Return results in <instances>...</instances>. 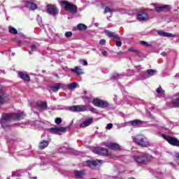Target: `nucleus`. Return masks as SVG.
I'll return each instance as SVG.
<instances>
[{
    "instance_id": "nucleus-34",
    "label": "nucleus",
    "mask_w": 179,
    "mask_h": 179,
    "mask_svg": "<svg viewBox=\"0 0 179 179\" xmlns=\"http://www.w3.org/2000/svg\"><path fill=\"white\" fill-rule=\"evenodd\" d=\"M113 12H114V10L110 8L108 6H106L103 13H113Z\"/></svg>"
},
{
    "instance_id": "nucleus-13",
    "label": "nucleus",
    "mask_w": 179,
    "mask_h": 179,
    "mask_svg": "<svg viewBox=\"0 0 179 179\" xmlns=\"http://www.w3.org/2000/svg\"><path fill=\"white\" fill-rule=\"evenodd\" d=\"M166 106L170 108H179V97L173 100L171 102H167Z\"/></svg>"
},
{
    "instance_id": "nucleus-44",
    "label": "nucleus",
    "mask_w": 179,
    "mask_h": 179,
    "mask_svg": "<svg viewBox=\"0 0 179 179\" xmlns=\"http://www.w3.org/2000/svg\"><path fill=\"white\" fill-rule=\"evenodd\" d=\"M13 176H15V177H20V175L19 173H16L15 172H13Z\"/></svg>"
},
{
    "instance_id": "nucleus-30",
    "label": "nucleus",
    "mask_w": 179,
    "mask_h": 179,
    "mask_svg": "<svg viewBox=\"0 0 179 179\" xmlns=\"http://www.w3.org/2000/svg\"><path fill=\"white\" fill-rule=\"evenodd\" d=\"M78 87V83H71L68 85V89L69 90H73V89H76Z\"/></svg>"
},
{
    "instance_id": "nucleus-32",
    "label": "nucleus",
    "mask_w": 179,
    "mask_h": 179,
    "mask_svg": "<svg viewBox=\"0 0 179 179\" xmlns=\"http://www.w3.org/2000/svg\"><path fill=\"white\" fill-rule=\"evenodd\" d=\"M156 70H153V69H148L147 70V73L150 76H154V75L156 73Z\"/></svg>"
},
{
    "instance_id": "nucleus-28",
    "label": "nucleus",
    "mask_w": 179,
    "mask_h": 179,
    "mask_svg": "<svg viewBox=\"0 0 179 179\" xmlns=\"http://www.w3.org/2000/svg\"><path fill=\"white\" fill-rule=\"evenodd\" d=\"M123 75L122 74H118L117 73H113L112 76V79L113 80H118V79H121V78H123Z\"/></svg>"
},
{
    "instance_id": "nucleus-17",
    "label": "nucleus",
    "mask_w": 179,
    "mask_h": 179,
    "mask_svg": "<svg viewBox=\"0 0 179 179\" xmlns=\"http://www.w3.org/2000/svg\"><path fill=\"white\" fill-rule=\"evenodd\" d=\"M18 76L24 82H30V76L26 73L18 72Z\"/></svg>"
},
{
    "instance_id": "nucleus-46",
    "label": "nucleus",
    "mask_w": 179,
    "mask_h": 179,
    "mask_svg": "<svg viewBox=\"0 0 179 179\" xmlns=\"http://www.w3.org/2000/svg\"><path fill=\"white\" fill-rule=\"evenodd\" d=\"M166 55V52H162L161 53V55H163L164 57H165Z\"/></svg>"
},
{
    "instance_id": "nucleus-41",
    "label": "nucleus",
    "mask_w": 179,
    "mask_h": 179,
    "mask_svg": "<svg viewBox=\"0 0 179 179\" xmlns=\"http://www.w3.org/2000/svg\"><path fill=\"white\" fill-rule=\"evenodd\" d=\"M106 128V129H111V128H113V124L111 123L108 124Z\"/></svg>"
},
{
    "instance_id": "nucleus-36",
    "label": "nucleus",
    "mask_w": 179,
    "mask_h": 179,
    "mask_svg": "<svg viewBox=\"0 0 179 179\" xmlns=\"http://www.w3.org/2000/svg\"><path fill=\"white\" fill-rule=\"evenodd\" d=\"M129 51H131V52H134L135 54H138V52H139V50H138L134 48H129Z\"/></svg>"
},
{
    "instance_id": "nucleus-2",
    "label": "nucleus",
    "mask_w": 179,
    "mask_h": 179,
    "mask_svg": "<svg viewBox=\"0 0 179 179\" xmlns=\"http://www.w3.org/2000/svg\"><path fill=\"white\" fill-rule=\"evenodd\" d=\"M60 4L64 6V10H66V12H69L70 13H72V15H76V13H78V6H76V5L71 3L66 0L61 1Z\"/></svg>"
},
{
    "instance_id": "nucleus-49",
    "label": "nucleus",
    "mask_w": 179,
    "mask_h": 179,
    "mask_svg": "<svg viewBox=\"0 0 179 179\" xmlns=\"http://www.w3.org/2000/svg\"><path fill=\"white\" fill-rule=\"evenodd\" d=\"M56 76H58V74H56Z\"/></svg>"
},
{
    "instance_id": "nucleus-39",
    "label": "nucleus",
    "mask_w": 179,
    "mask_h": 179,
    "mask_svg": "<svg viewBox=\"0 0 179 179\" xmlns=\"http://www.w3.org/2000/svg\"><path fill=\"white\" fill-rule=\"evenodd\" d=\"M80 64H82V65H87V61L81 59L80 60Z\"/></svg>"
},
{
    "instance_id": "nucleus-11",
    "label": "nucleus",
    "mask_w": 179,
    "mask_h": 179,
    "mask_svg": "<svg viewBox=\"0 0 179 179\" xmlns=\"http://www.w3.org/2000/svg\"><path fill=\"white\" fill-rule=\"evenodd\" d=\"M94 153H96V155H101V156H108V155H110L108 150L103 147L95 148L94 149Z\"/></svg>"
},
{
    "instance_id": "nucleus-33",
    "label": "nucleus",
    "mask_w": 179,
    "mask_h": 179,
    "mask_svg": "<svg viewBox=\"0 0 179 179\" xmlns=\"http://www.w3.org/2000/svg\"><path fill=\"white\" fill-rule=\"evenodd\" d=\"M37 50V47L36 45H31L30 50H28L29 54H33V51H36Z\"/></svg>"
},
{
    "instance_id": "nucleus-12",
    "label": "nucleus",
    "mask_w": 179,
    "mask_h": 179,
    "mask_svg": "<svg viewBox=\"0 0 179 179\" xmlns=\"http://www.w3.org/2000/svg\"><path fill=\"white\" fill-rule=\"evenodd\" d=\"M51 134H59L60 132H66V127H51L48 129Z\"/></svg>"
},
{
    "instance_id": "nucleus-1",
    "label": "nucleus",
    "mask_w": 179,
    "mask_h": 179,
    "mask_svg": "<svg viewBox=\"0 0 179 179\" xmlns=\"http://www.w3.org/2000/svg\"><path fill=\"white\" fill-rule=\"evenodd\" d=\"M26 117L24 112H18L16 113H3L0 119V124L3 129H8L10 127V121H20Z\"/></svg>"
},
{
    "instance_id": "nucleus-47",
    "label": "nucleus",
    "mask_w": 179,
    "mask_h": 179,
    "mask_svg": "<svg viewBox=\"0 0 179 179\" xmlns=\"http://www.w3.org/2000/svg\"><path fill=\"white\" fill-rule=\"evenodd\" d=\"M110 17H111V15L109 17H107L108 20H110Z\"/></svg>"
},
{
    "instance_id": "nucleus-29",
    "label": "nucleus",
    "mask_w": 179,
    "mask_h": 179,
    "mask_svg": "<svg viewBox=\"0 0 179 179\" xmlns=\"http://www.w3.org/2000/svg\"><path fill=\"white\" fill-rule=\"evenodd\" d=\"M8 31L9 33H10V34H15V35L17 34V29H16L12 26L8 27Z\"/></svg>"
},
{
    "instance_id": "nucleus-43",
    "label": "nucleus",
    "mask_w": 179,
    "mask_h": 179,
    "mask_svg": "<svg viewBox=\"0 0 179 179\" xmlns=\"http://www.w3.org/2000/svg\"><path fill=\"white\" fill-rule=\"evenodd\" d=\"M102 55L106 57L107 55H108V53L107 52V51H102Z\"/></svg>"
},
{
    "instance_id": "nucleus-48",
    "label": "nucleus",
    "mask_w": 179,
    "mask_h": 179,
    "mask_svg": "<svg viewBox=\"0 0 179 179\" xmlns=\"http://www.w3.org/2000/svg\"><path fill=\"white\" fill-rule=\"evenodd\" d=\"M13 125H19V123H17V124H14Z\"/></svg>"
},
{
    "instance_id": "nucleus-7",
    "label": "nucleus",
    "mask_w": 179,
    "mask_h": 179,
    "mask_svg": "<svg viewBox=\"0 0 179 179\" xmlns=\"http://www.w3.org/2000/svg\"><path fill=\"white\" fill-rule=\"evenodd\" d=\"M46 12L48 13V15H50L51 16H57L59 11L58 10V8H57V6L52 5V4H48L46 6Z\"/></svg>"
},
{
    "instance_id": "nucleus-19",
    "label": "nucleus",
    "mask_w": 179,
    "mask_h": 179,
    "mask_svg": "<svg viewBox=\"0 0 179 179\" xmlns=\"http://www.w3.org/2000/svg\"><path fill=\"white\" fill-rule=\"evenodd\" d=\"M74 175L76 178L78 179H82L83 177L86 176V171L81 170V171H74Z\"/></svg>"
},
{
    "instance_id": "nucleus-14",
    "label": "nucleus",
    "mask_w": 179,
    "mask_h": 179,
    "mask_svg": "<svg viewBox=\"0 0 179 179\" xmlns=\"http://www.w3.org/2000/svg\"><path fill=\"white\" fill-rule=\"evenodd\" d=\"M105 146H106V148H109V149H112L113 150H120V149H121V147L120 146V145H118L116 143H106L105 144Z\"/></svg>"
},
{
    "instance_id": "nucleus-27",
    "label": "nucleus",
    "mask_w": 179,
    "mask_h": 179,
    "mask_svg": "<svg viewBox=\"0 0 179 179\" xmlns=\"http://www.w3.org/2000/svg\"><path fill=\"white\" fill-rule=\"evenodd\" d=\"M50 90H52V92H57L59 90L61 89V83L54 84L53 85L50 86Z\"/></svg>"
},
{
    "instance_id": "nucleus-10",
    "label": "nucleus",
    "mask_w": 179,
    "mask_h": 179,
    "mask_svg": "<svg viewBox=\"0 0 179 179\" xmlns=\"http://www.w3.org/2000/svg\"><path fill=\"white\" fill-rule=\"evenodd\" d=\"M137 19L139 22H146L149 19V15L146 10H143L137 13Z\"/></svg>"
},
{
    "instance_id": "nucleus-42",
    "label": "nucleus",
    "mask_w": 179,
    "mask_h": 179,
    "mask_svg": "<svg viewBox=\"0 0 179 179\" xmlns=\"http://www.w3.org/2000/svg\"><path fill=\"white\" fill-rule=\"evenodd\" d=\"M140 44H141L142 45H148V43L145 41H141Z\"/></svg>"
},
{
    "instance_id": "nucleus-21",
    "label": "nucleus",
    "mask_w": 179,
    "mask_h": 179,
    "mask_svg": "<svg viewBox=\"0 0 179 179\" xmlns=\"http://www.w3.org/2000/svg\"><path fill=\"white\" fill-rule=\"evenodd\" d=\"M27 6L29 8V9H30V10L37 9V4H36L33 0L28 1L27 3Z\"/></svg>"
},
{
    "instance_id": "nucleus-18",
    "label": "nucleus",
    "mask_w": 179,
    "mask_h": 179,
    "mask_svg": "<svg viewBox=\"0 0 179 179\" xmlns=\"http://www.w3.org/2000/svg\"><path fill=\"white\" fill-rule=\"evenodd\" d=\"M103 160L101 159H96V160H93V161H87V164L90 166V167H92L94 166V167H96L97 164H103Z\"/></svg>"
},
{
    "instance_id": "nucleus-35",
    "label": "nucleus",
    "mask_w": 179,
    "mask_h": 179,
    "mask_svg": "<svg viewBox=\"0 0 179 179\" xmlns=\"http://www.w3.org/2000/svg\"><path fill=\"white\" fill-rule=\"evenodd\" d=\"M55 124H57V125H59V124H61V122H62V119L61 117H56L55 119Z\"/></svg>"
},
{
    "instance_id": "nucleus-6",
    "label": "nucleus",
    "mask_w": 179,
    "mask_h": 179,
    "mask_svg": "<svg viewBox=\"0 0 179 179\" xmlns=\"http://www.w3.org/2000/svg\"><path fill=\"white\" fill-rule=\"evenodd\" d=\"M105 34L108 36V37H110V38H113V40H115V41L116 42V45H122V42L120 41V36L118 34L108 30L105 31Z\"/></svg>"
},
{
    "instance_id": "nucleus-5",
    "label": "nucleus",
    "mask_w": 179,
    "mask_h": 179,
    "mask_svg": "<svg viewBox=\"0 0 179 179\" xmlns=\"http://www.w3.org/2000/svg\"><path fill=\"white\" fill-rule=\"evenodd\" d=\"M135 142L140 146L145 148L149 145V142L148 141V138L145 137L143 135H138L135 138Z\"/></svg>"
},
{
    "instance_id": "nucleus-37",
    "label": "nucleus",
    "mask_w": 179,
    "mask_h": 179,
    "mask_svg": "<svg viewBox=\"0 0 179 179\" xmlns=\"http://www.w3.org/2000/svg\"><path fill=\"white\" fill-rule=\"evenodd\" d=\"M163 92H164L163 90V89L162 88V87H159L157 89V93H158V94H160V93H163Z\"/></svg>"
},
{
    "instance_id": "nucleus-9",
    "label": "nucleus",
    "mask_w": 179,
    "mask_h": 179,
    "mask_svg": "<svg viewBox=\"0 0 179 179\" xmlns=\"http://www.w3.org/2000/svg\"><path fill=\"white\" fill-rule=\"evenodd\" d=\"M93 104H94L96 107H100L101 108H107V107H108V102L97 98L94 99Z\"/></svg>"
},
{
    "instance_id": "nucleus-3",
    "label": "nucleus",
    "mask_w": 179,
    "mask_h": 179,
    "mask_svg": "<svg viewBox=\"0 0 179 179\" xmlns=\"http://www.w3.org/2000/svg\"><path fill=\"white\" fill-rule=\"evenodd\" d=\"M59 110H66L67 111H72L73 113H82L87 110L85 106L75 105L69 107L60 105L58 106Z\"/></svg>"
},
{
    "instance_id": "nucleus-38",
    "label": "nucleus",
    "mask_w": 179,
    "mask_h": 179,
    "mask_svg": "<svg viewBox=\"0 0 179 179\" xmlns=\"http://www.w3.org/2000/svg\"><path fill=\"white\" fill-rule=\"evenodd\" d=\"M64 36L66 37H72V31H66Z\"/></svg>"
},
{
    "instance_id": "nucleus-8",
    "label": "nucleus",
    "mask_w": 179,
    "mask_h": 179,
    "mask_svg": "<svg viewBox=\"0 0 179 179\" xmlns=\"http://www.w3.org/2000/svg\"><path fill=\"white\" fill-rule=\"evenodd\" d=\"M162 137L165 141L169 142L170 145L172 146H179V141L178 138L170 136H167L166 134H162Z\"/></svg>"
},
{
    "instance_id": "nucleus-22",
    "label": "nucleus",
    "mask_w": 179,
    "mask_h": 179,
    "mask_svg": "<svg viewBox=\"0 0 179 179\" xmlns=\"http://www.w3.org/2000/svg\"><path fill=\"white\" fill-rule=\"evenodd\" d=\"M48 145H50V141L47 140H43L39 143V149H41V150H43V149H45V148H48Z\"/></svg>"
},
{
    "instance_id": "nucleus-40",
    "label": "nucleus",
    "mask_w": 179,
    "mask_h": 179,
    "mask_svg": "<svg viewBox=\"0 0 179 179\" xmlns=\"http://www.w3.org/2000/svg\"><path fill=\"white\" fill-rule=\"evenodd\" d=\"M99 44H100V45H106V41H105V39H101L100 41H99Z\"/></svg>"
},
{
    "instance_id": "nucleus-24",
    "label": "nucleus",
    "mask_w": 179,
    "mask_h": 179,
    "mask_svg": "<svg viewBox=\"0 0 179 179\" xmlns=\"http://www.w3.org/2000/svg\"><path fill=\"white\" fill-rule=\"evenodd\" d=\"M37 107L39 108H41V110H47L48 106H47V102H43L41 101H39L36 103Z\"/></svg>"
},
{
    "instance_id": "nucleus-23",
    "label": "nucleus",
    "mask_w": 179,
    "mask_h": 179,
    "mask_svg": "<svg viewBox=\"0 0 179 179\" xmlns=\"http://www.w3.org/2000/svg\"><path fill=\"white\" fill-rule=\"evenodd\" d=\"M71 72L76 73V75H83V71L79 66H76L74 69H71Z\"/></svg>"
},
{
    "instance_id": "nucleus-45",
    "label": "nucleus",
    "mask_w": 179,
    "mask_h": 179,
    "mask_svg": "<svg viewBox=\"0 0 179 179\" xmlns=\"http://www.w3.org/2000/svg\"><path fill=\"white\" fill-rule=\"evenodd\" d=\"M91 113H96V108H92L90 110Z\"/></svg>"
},
{
    "instance_id": "nucleus-20",
    "label": "nucleus",
    "mask_w": 179,
    "mask_h": 179,
    "mask_svg": "<svg viewBox=\"0 0 179 179\" xmlns=\"http://www.w3.org/2000/svg\"><path fill=\"white\" fill-rule=\"evenodd\" d=\"M152 6H155L156 12H163L164 9H167V8H170V5H164L161 6H157L156 3H151Z\"/></svg>"
},
{
    "instance_id": "nucleus-26",
    "label": "nucleus",
    "mask_w": 179,
    "mask_h": 179,
    "mask_svg": "<svg viewBox=\"0 0 179 179\" xmlns=\"http://www.w3.org/2000/svg\"><path fill=\"white\" fill-rule=\"evenodd\" d=\"M7 96L1 89H0V106L1 104H3L5 103V99H6Z\"/></svg>"
},
{
    "instance_id": "nucleus-15",
    "label": "nucleus",
    "mask_w": 179,
    "mask_h": 179,
    "mask_svg": "<svg viewBox=\"0 0 179 179\" xmlns=\"http://www.w3.org/2000/svg\"><path fill=\"white\" fill-rule=\"evenodd\" d=\"M129 124H130L131 125V127H138L139 125L146 124V122L142 121L138 119H136L134 120L129 121Z\"/></svg>"
},
{
    "instance_id": "nucleus-16",
    "label": "nucleus",
    "mask_w": 179,
    "mask_h": 179,
    "mask_svg": "<svg viewBox=\"0 0 179 179\" xmlns=\"http://www.w3.org/2000/svg\"><path fill=\"white\" fill-rule=\"evenodd\" d=\"M93 124V117H90L88 119L85 120L80 125V128H86V127H89Z\"/></svg>"
},
{
    "instance_id": "nucleus-31",
    "label": "nucleus",
    "mask_w": 179,
    "mask_h": 179,
    "mask_svg": "<svg viewBox=\"0 0 179 179\" xmlns=\"http://www.w3.org/2000/svg\"><path fill=\"white\" fill-rule=\"evenodd\" d=\"M78 30H86L87 29V26L84 24H78L77 26Z\"/></svg>"
},
{
    "instance_id": "nucleus-4",
    "label": "nucleus",
    "mask_w": 179,
    "mask_h": 179,
    "mask_svg": "<svg viewBox=\"0 0 179 179\" xmlns=\"http://www.w3.org/2000/svg\"><path fill=\"white\" fill-rule=\"evenodd\" d=\"M134 160L138 164H146L147 163H149L150 160H153V157L149 154H144L142 156L134 157Z\"/></svg>"
},
{
    "instance_id": "nucleus-25",
    "label": "nucleus",
    "mask_w": 179,
    "mask_h": 179,
    "mask_svg": "<svg viewBox=\"0 0 179 179\" xmlns=\"http://www.w3.org/2000/svg\"><path fill=\"white\" fill-rule=\"evenodd\" d=\"M157 33L159 36H162V37H169V38L174 37V35H173V34L169 33V32H164V31H158Z\"/></svg>"
}]
</instances>
